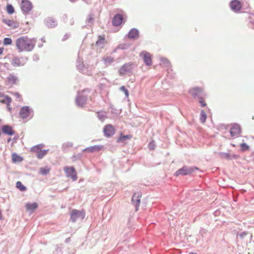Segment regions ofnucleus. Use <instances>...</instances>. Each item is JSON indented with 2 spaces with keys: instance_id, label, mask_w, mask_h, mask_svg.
<instances>
[{
  "instance_id": "c9c22d12",
  "label": "nucleus",
  "mask_w": 254,
  "mask_h": 254,
  "mask_svg": "<svg viewBox=\"0 0 254 254\" xmlns=\"http://www.w3.org/2000/svg\"><path fill=\"white\" fill-rule=\"evenodd\" d=\"M10 93L15 96L18 101H20L21 100V95L18 92H10Z\"/></svg>"
},
{
  "instance_id": "39448f33",
  "label": "nucleus",
  "mask_w": 254,
  "mask_h": 254,
  "mask_svg": "<svg viewBox=\"0 0 254 254\" xmlns=\"http://www.w3.org/2000/svg\"><path fill=\"white\" fill-rule=\"evenodd\" d=\"M31 116H33V111L28 106H24L20 109L19 111L20 118L24 120Z\"/></svg>"
},
{
  "instance_id": "423d86ee",
  "label": "nucleus",
  "mask_w": 254,
  "mask_h": 254,
  "mask_svg": "<svg viewBox=\"0 0 254 254\" xmlns=\"http://www.w3.org/2000/svg\"><path fill=\"white\" fill-rule=\"evenodd\" d=\"M195 170H197V168H189L187 166H184L182 168L179 169L175 173V176H178L179 175H187L193 172Z\"/></svg>"
},
{
  "instance_id": "6e6552de",
  "label": "nucleus",
  "mask_w": 254,
  "mask_h": 254,
  "mask_svg": "<svg viewBox=\"0 0 254 254\" xmlns=\"http://www.w3.org/2000/svg\"><path fill=\"white\" fill-rule=\"evenodd\" d=\"M140 56L142 57L144 63L148 66H150L152 64V56L150 53L146 51H143L140 54Z\"/></svg>"
},
{
  "instance_id": "6ab92c4d",
  "label": "nucleus",
  "mask_w": 254,
  "mask_h": 254,
  "mask_svg": "<svg viewBox=\"0 0 254 254\" xmlns=\"http://www.w3.org/2000/svg\"><path fill=\"white\" fill-rule=\"evenodd\" d=\"M1 130L4 134L9 135H12L15 133L14 130L12 127L8 125H4L1 127Z\"/></svg>"
},
{
  "instance_id": "a878e982",
  "label": "nucleus",
  "mask_w": 254,
  "mask_h": 254,
  "mask_svg": "<svg viewBox=\"0 0 254 254\" xmlns=\"http://www.w3.org/2000/svg\"><path fill=\"white\" fill-rule=\"evenodd\" d=\"M51 168L46 166L45 167H41L39 169L40 174L42 175H45L49 173Z\"/></svg>"
},
{
  "instance_id": "f8f14e48",
  "label": "nucleus",
  "mask_w": 254,
  "mask_h": 254,
  "mask_svg": "<svg viewBox=\"0 0 254 254\" xmlns=\"http://www.w3.org/2000/svg\"><path fill=\"white\" fill-rule=\"evenodd\" d=\"M103 132L106 137H110L115 133V129L111 125H107L104 127Z\"/></svg>"
},
{
  "instance_id": "79ce46f5",
  "label": "nucleus",
  "mask_w": 254,
  "mask_h": 254,
  "mask_svg": "<svg viewBox=\"0 0 254 254\" xmlns=\"http://www.w3.org/2000/svg\"><path fill=\"white\" fill-rule=\"evenodd\" d=\"M81 99V98H78V99H77V103H78V104H79V101H80V100Z\"/></svg>"
},
{
  "instance_id": "a19ab883",
  "label": "nucleus",
  "mask_w": 254,
  "mask_h": 254,
  "mask_svg": "<svg viewBox=\"0 0 254 254\" xmlns=\"http://www.w3.org/2000/svg\"><path fill=\"white\" fill-rule=\"evenodd\" d=\"M162 62H165V63H168V64H169V61H168V60H166V59H165V60H163L162 61Z\"/></svg>"
},
{
  "instance_id": "ddd939ff",
  "label": "nucleus",
  "mask_w": 254,
  "mask_h": 254,
  "mask_svg": "<svg viewBox=\"0 0 254 254\" xmlns=\"http://www.w3.org/2000/svg\"><path fill=\"white\" fill-rule=\"evenodd\" d=\"M2 22L12 29L17 28L19 26L18 22L12 20L4 19Z\"/></svg>"
},
{
  "instance_id": "b1692460",
  "label": "nucleus",
  "mask_w": 254,
  "mask_h": 254,
  "mask_svg": "<svg viewBox=\"0 0 254 254\" xmlns=\"http://www.w3.org/2000/svg\"><path fill=\"white\" fill-rule=\"evenodd\" d=\"M128 37L130 38H135L138 36V31L135 29H132L128 33Z\"/></svg>"
},
{
  "instance_id": "393cba45",
  "label": "nucleus",
  "mask_w": 254,
  "mask_h": 254,
  "mask_svg": "<svg viewBox=\"0 0 254 254\" xmlns=\"http://www.w3.org/2000/svg\"><path fill=\"white\" fill-rule=\"evenodd\" d=\"M23 160V158L19 155L16 153H13L12 154V161L14 163L20 162Z\"/></svg>"
},
{
  "instance_id": "4c0bfd02",
  "label": "nucleus",
  "mask_w": 254,
  "mask_h": 254,
  "mask_svg": "<svg viewBox=\"0 0 254 254\" xmlns=\"http://www.w3.org/2000/svg\"><path fill=\"white\" fill-rule=\"evenodd\" d=\"M148 147L150 149L153 150L155 147V142L154 141H152L151 142H150Z\"/></svg>"
},
{
  "instance_id": "9b49d317",
  "label": "nucleus",
  "mask_w": 254,
  "mask_h": 254,
  "mask_svg": "<svg viewBox=\"0 0 254 254\" xmlns=\"http://www.w3.org/2000/svg\"><path fill=\"white\" fill-rule=\"evenodd\" d=\"M10 62L11 64L14 66H23L26 63L25 59L18 57H13Z\"/></svg>"
},
{
  "instance_id": "412c9836",
  "label": "nucleus",
  "mask_w": 254,
  "mask_h": 254,
  "mask_svg": "<svg viewBox=\"0 0 254 254\" xmlns=\"http://www.w3.org/2000/svg\"><path fill=\"white\" fill-rule=\"evenodd\" d=\"M103 148V146L95 145L85 148L83 151L84 152H98Z\"/></svg>"
},
{
  "instance_id": "2f4dec72",
  "label": "nucleus",
  "mask_w": 254,
  "mask_h": 254,
  "mask_svg": "<svg viewBox=\"0 0 254 254\" xmlns=\"http://www.w3.org/2000/svg\"><path fill=\"white\" fill-rule=\"evenodd\" d=\"M47 24L49 26H55L56 25V23L51 18H48L46 20Z\"/></svg>"
},
{
  "instance_id": "5701e85b",
  "label": "nucleus",
  "mask_w": 254,
  "mask_h": 254,
  "mask_svg": "<svg viewBox=\"0 0 254 254\" xmlns=\"http://www.w3.org/2000/svg\"><path fill=\"white\" fill-rule=\"evenodd\" d=\"M25 207L27 211H33L37 208L38 204L35 202L33 203H28L26 204Z\"/></svg>"
},
{
  "instance_id": "9d476101",
  "label": "nucleus",
  "mask_w": 254,
  "mask_h": 254,
  "mask_svg": "<svg viewBox=\"0 0 254 254\" xmlns=\"http://www.w3.org/2000/svg\"><path fill=\"white\" fill-rule=\"evenodd\" d=\"M231 9L235 12H239L242 7V3L238 0H232L230 2Z\"/></svg>"
},
{
  "instance_id": "cd10ccee",
  "label": "nucleus",
  "mask_w": 254,
  "mask_h": 254,
  "mask_svg": "<svg viewBox=\"0 0 254 254\" xmlns=\"http://www.w3.org/2000/svg\"><path fill=\"white\" fill-rule=\"evenodd\" d=\"M6 10L8 14H11L14 12V9L11 4H7L6 7Z\"/></svg>"
},
{
  "instance_id": "7ed1b4c3",
  "label": "nucleus",
  "mask_w": 254,
  "mask_h": 254,
  "mask_svg": "<svg viewBox=\"0 0 254 254\" xmlns=\"http://www.w3.org/2000/svg\"><path fill=\"white\" fill-rule=\"evenodd\" d=\"M43 147V144H39L33 146L31 148V151L36 152L38 158L40 159L43 158L47 154L48 151V150H41V149Z\"/></svg>"
},
{
  "instance_id": "37998d69",
  "label": "nucleus",
  "mask_w": 254,
  "mask_h": 254,
  "mask_svg": "<svg viewBox=\"0 0 254 254\" xmlns=\"http://www.w3.org/2000/svg\"><path fill=\"white\" fill-rule=\"evenodd\" d=\"M228 156H228V154H226V155H225V157H226V158H228Z\"/></svg>"
},
{
  "instance_id": "bb28decb",
  "label": "nucleus",
  "mask_w": 254,
  "mask_h": 254,
  "mask_svg": "<svg viewBox=\"0 0 254 254\" xmlns=\"http://www.w3.org/2000/svg\"><path fill=\"white\" fill-rule=\"evenodd\" d=\"M131 137L132 136L130 135H123V134H121L120 137H119L117 139V141L118 142H123L125 139H130L131 138Z\"/></svg>"
},
{
  "instance_id": "c85d7f7f",
  "label": "nucleus",
  "mask_w": 254,
  "mask_h": 254,
  "mask_svg": "<svg viewBox=\"0 0 254 254\" xmlns=\"http://www.w3.org/2000/svg\"><path fill=\"white\" fill-rule=\"evenodd\" d=\"M207 118V116L203 110L201 111L200 120L201 123H204Z\"/></svg>"
},
{
  "instance_id": "58836bf2",
  "label": "nucleus",
  "mask_w": 254,
  "mask_h": 254,
  "mask_svg": "<svg viewBox=\"0 0 254 254\" xmlns=\"http://www.w3.org/2000/svg\"><path fill=\"white\" fill-rule=\"evenodd\" d=\"M4 51V48L2 47L0 48V55H2Z\"/></svg>"
},
{
  "instance_id": "72a5a7b5",
  "label": "nucleus",
  "mask_w": 254,
  "mask_h": 254,
  "mask_svg": "<svg viewBox=\"0 0 254 254\" xmlns=\"http://www.w3.org/2000/svg\"><path fill=\"white\" fill-rule=\"evenodd\" d=\"M12 44V40L9 38H5L3 39V45H9Z\"/></svg>"
},
{
  "instance_id": "f704fd0d",
  "label": "nucleus",
  "mask_w": 254,
  "mask_h": 254,
  "mask_svg": "<svg viewBox=\"0 0 254 254\" xmlns=\"http://www.w3.org/2000/svg\"><path fill=\"white\" fill-rule=\"evenodd\" d=\"M120 89H121V90H122L123 92H124V93L125 94L126 96L127 97H128V96H129L128 91L127 89H126V88L124 86H122V87H121Z\"/></svg>"
},
{
  "instance_id": "c756f323",
  "label": "nucleus",
  "mask_w": 254,
  "mask_h": 254,
  "mask_svg": "<svg viewBox=\"0 0 254 254\" xmlns=\"http://www.w3.org/2000/svg\"><path fill=\"white\" fill-rule=\"evenodd\" d=\"M16 188L19 189L21 191H24L26 190V188L24 187L21 183V182L18 181L16 184Z\"/></svg>"
},
{
  "instance_id": "f03ea898",
  "label": "nucleus",
  "mask_w": 254,
  "mask_h": 254,
  "mask_svg": "<svg viewBox=\"0 0 254 254\" xmlns=\"http://www.w3.org/2000/svg\"><path fill=\"white\" fill-rule=\"evenodd\" d=\"M70 220L72 222H75L78 218L83 219L85 217V212L79 211L76 209H72L70 212Z\"/></svg>"
},
{
  "instance_id": "0eeeda50",
  "label": "nucleus",
  "mask_w": 254,
  "mask_h": 254,
  "mask_svg": "<svg viewBox=\"0 0 254 254\" xmlns=\"http://www.w3.org/2000/svg\"><path fill=\"white\" fill-rule=\"evenodd\" d=\"M64 171L65 172L67 177H70L73 181H75L77 179L76 172L75 169L73 167L64 168Z\"/></svg>"
},
{
  "instance_id": "2eb2a0df",
  "label": "nucleus",
  "mask_w": 254,
  "mask_h": 254,
  "mask_svg": "<svg viewBox=\"0 0 254 254\" xmlns=\"http://www.w3.org/2000/svg\"><path fill=\"white\" fill-rule=\"evenodd\" d=\"M132 69V64H125L119 70V73L121 75H124L128 72L131 71Z\"/></svg>"
},
{
  "instance_id": "7c9ffc66",
  "label": "nucleus",
  "mask_w": 254,
  "mask_h": 254,
  "mask_svg": "<svg viewBox=\"0 0 254 254\" xmlns=\"http://www.w3.org/2000/svg\"><path fill=\"white\" fill-rule=\"evenodd\" d=\"M103 60L106 64H111L114 62L113 58L111 57H106L103 58Z\"/></svg>"
},
{
  "instance_id": "4be33fe9",
  "label": "nucleus",
  "mask_w": 254,
  "mask_h": 254,
  "mask_svg": "<svg viewBox=\"0 0 254 254\" xmlns=\"http://www.w3.org/2000/svg\"><path fill=\"white\" fill-rule=\"evenodd\" d=\"M105 36H99L98 40L96 42V45L98 47H103L105 44L107 43Z\"/></svg>"
},
{
  "instance_id": "4468645a",
  "label": "nucleus",
  "mask_w": 254,
  "mask_h": 254,
  "mask_svg": "<svg viewBox=\"0 0 254 254\" xmlns=\"http://www.w3.org/2000/svg\"><path fill=\"white\" fill-rule=\"evenodd\" d=\"M203 91L204 89L202 88L195 87L189 90V93L193 97H197L200 95Z\"/></svg>"
},
{
  "instance_id": "473e14b6",
  "label": "nucleus",
  "mask_w": 254,
  "mask_h": 254,
  "mask_svg": "<svg viewBox=\"0 0 254 254\" xmlns=\"http://www.w3.org/2000/svg\"><path fill=\"white\" fill-rule=\"evenodd\" d=\"M241 149L243 151H245L249 149L250 147L246 143H243L240 144Z\"/></svg>"
},
{
  "instance_id": "f257e3e1",
  "label": "nucleus",
  "mask_w": 254,
  "mask_h": 254,
  "mask_svg": "<svg viewBox=\"0 0 254 254\" xmlns=\"http://www.w3.org/2000/svg\"><path fill=\"white\" fill-rule=\"evenodd\" d=\"M36 44L34 39L29 38L27 36H23L16 41V46L19 52H30L33 50Z\"/></svg>"
},
{
  "instance_id": "f3484780",
  "label": "nucleus",
  "mask_w": 254,
  "mask_h": 254,
  "mask_svg": "<svg viewBox=\"0 0 254 254\" xmlns=\"http://www.w3.org/2000/svg\"><path fill=\"white\" fill-rule=\"evenodd\" d=\"M18 81V78L15 75L13 74H10L7 77L6 84L12 86L13 85L16 84Z\"/></svg>"
},
{
  "instance_id": "20e7f679",
  "label": "nucleus",
  "mask_w": 254,
  "mask_h": 254,
  "mask_svg": "<svg viewBox=\"0 0 254 254\" xmlns=\"http://www.w3.org/2000/svg\"><path fill=\"white\" fill-rule=\"evenodd\" d=\"M242 133V128L238 124H233L231 125L230 133L232 137H238Z\"/></svg>"
},
{
  "instance_id": "aec40b11",
  "label": "nucleus",
  "mask_w": 254,
  "mask_h": 254,
  "mask_svg": "<svg viewBox=\"0 0 254 254\" xmlns=\"http://www.w3.org/2000/svg\"><path fill=\"white\" fill-rule=\"evenodd\" d=\"M11 102L12 99L11 97L7 95H5L4 97L0 99V103L6 104L7 108L9 111L11 110L10 104Z\"/></svg>"
},
{
  "instance_id": "e433bc0d",
  "label": "nucleus",
  "mask_w": 254,
  "mask_h": 254,
  "mask_svg": "<svg viewBox=\"0 0 254 254\" xmlns=\"http://www.w3.org/2000/svg\"><path fill=\"white\" fill-rule=\"evenodd\" d=\"M199 102L201 107H205L206 106V103L202 97L199 98Z\"/></svg>"
},
{
  "instance_id": "1a4fd4ad",
  "label": "nucleus",
  "mask_w": 254,
  "mask_h": 254,
  "mask_svg": "<svg viewBox=\"0 0 254 254\" xmlns=\"http://www.w3.org/2000/svg\"><path fill=\"white\" fill-rule=\"evenodd\" d=\"M32 3L28 0H22L21 3V9L23 12L27 13L32 9Z\"/></svg>"
},
{
  "instance_id": "dca6fc26",
  "label": "nucleus",
  "mask_w": 254,
  "mask_h": 254,
  "mask_svg": "<svg viewBox=\"0 0 254 254\" xmlns=\"http://www.w3.org/2000/svg\"><path fill=\"white\" fill-rule=\"evenodd\" d=\"M123 21V16L120 14L115 15L113 19L112 23L114 26H117L120 25Z\"/></svg>"
},
{
  "instance_id": "ea45409f",
  "label": "nucleus",
  "mask_w": 254,
  "mask_h": 254,
  "mask_svg": "<svg viewBox=\"0 0 254 254\" xmlns=\"http://www.w3.org/2000/svg\"><path fill=\"white\" fill-rule=\"evenodd\" d=\"M5 96V95H4L2 92H0V98L4 97V96Z\"/></svg>"
},
{
  "instance_id": "a211bd4d",
  "label": "nucleus",
  "mask_w": 254,
  "mask_h": 254,
  "mask_svg": "<svg viewBox=\"0 0 254 254\" xmlns=\"http://www.w3.org/2000/svg\"><path fill=\"white\" fill-rule=\"evenodd\" d=\"M141 197V195L139 193H135L132 198V201L134 204L135 205L136 211H137L138 209V207L139 206L140 203V198Z\"/></svg>"
}]
</instances>
